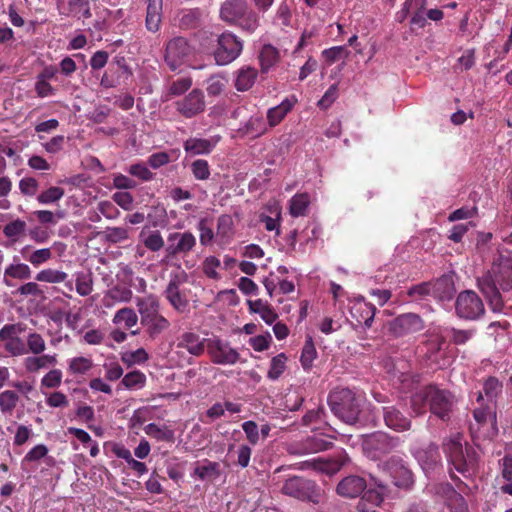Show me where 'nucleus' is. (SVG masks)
I'll list each match as a JSON object with an SVG mask.
<instances>
[{
    "label": "nucleus",
    "mask_w": 512,
    "mask_h": 512,
    "mask_svg": "<svg viewBox=\"0 0 512 512\" xmlns=\"http://www.w3.org/2000/svg\"><path fill=\"white\" fill-rule=\"evenodd\" d=\"M208 340L209 338H201L195 332L186 331L177 337L176 347L184 349L192 356L200 357L207 350Z\"/></svg>",
    "instance_id": "nucleus-20"
},
{
    "label": "nucleus",
    "mask_w": 512,
    "mask_h": 512,
    "mask_svg": "<svg viewBox=\"0 0 512 512\" xmlns=\"http://www.w3.org/2000/svg\"><path fill=\"white\" fill-rule=\"evenodd\" d=\"M214 148L213 143L208 139L189 138L184 143V151L190 155H208Z\"/></svg>",
    "instance_id": "nucleus-36"
},
{
    "label": "nucleus",
    "mask_w": 512,
    "mask_h": 512,
    "mask_svg": "<svg viewBox=\"0 0 512 512\" xmlns=\"http://www.w3.org/2000/svg\"><path fill=\"white\" fill-rule=\"evenodd\" d=\"M461 440L460 435L445 440L443 451L448 464L464 478H470L479 470L480 457L471 445L468 443L463 445Z\"/></svg>",
    "instance_id": "nucleus-3"
},
{
    "label": "nucleus",
    "mask_w": 512,
    "mask_h": 512,
    "mask_svg": "<svg viewBox=\"0 0 512 512\" xmlns=\"http://www.w3.org/2000/svg\"><path fill=\"white\" fill-rule=\"evenodd\" d=\"M400 443L399 437L390 436L386 432L378 431L364 436L362 450L367 458L379 460L395 451L400 446Z\"/></svg>",
    "instance_id": "nucleus-8"
},
{
    "label": "nucleus",
    "mask_w": 512,
    "mask_h": 512,
    "mask_svg": "<svg viewBox=\"0 0 512 512\" xmlns=\"http://www.w3.org/2000/svg\"><path fill=\"white\" fill-rule=\"evenodd\" d=\"M478 287L483 295L486 296L491 309L500 311L504 307V300L500 291L512 289L511 252L499 253L494 261H492V268L478 279Z\"/></svg>",
    "instance_id": "nucleus-1"
},
{
    "label": "nucleus",
    "mask_w": 512,
    "mask_h": 512,
    "mask_svg": "<svg viewBox=\"0 0 512 512\" xmlns=\"http://www.w3.org/2000/svg\"><path fill=\"white\" fill-rule=\"evenodd\" d=\"M32 271L27 264L13 263L6 267L3 277V283L9 287L14 286L12 279L26 281L31 279Z\"/></svg>",
    "instance_id": "nucleus-28"
},
{
    "label": "nucleus",
    "mask_w": 512,
    "mask_h": 512,
    "mask_svg": "<svg viewBox=\"0 0 512 512\" xmlns=\"http://www.w3.org/2000/svg\"><path fill=\"white\" fill-rule=\"evenodd\" d=\"M280 59L279 51L270 44H265L261 47L258 55L261 73H268Z\"/></svg>",
    "instance_id": "nucleus-33"
},
{
    "label": "nucleus",
    "mask_w": 512,
    "mask_h": 512,
    "mask_svg": "<svg viewBox=\"0 0 512 512\" xmlns=\"http://www.w3.org/2000/svg\"><path fill=\"white\" fill-rule=\"evenodd\" d=\"M64 195V189L60 186H50L41 191L36 199L40 204H52L60 200Z\"/></svg>",
    "instance_id": "nucleus-55"
},
{
    "label": "nucleus",
    "mask_w": 512,
    "mask_h": 512,
    "mask_svg": "<svg viewBox=\"0 0 512 512\" xmlns=\"http://www.w3.org/2000/svg\"><path fill=\"white\" fill-rule=\"evenodd\" d=\"M244 135L257 138L266 132V126L261 116H251L245 124L239 129Z\"/></svg>",
    "instance_id": "nucleus-39"
},
{
    "label": "nucleus",
    "mask_w": 512,
    "mask_h": 512,
    "mask_svg": "<svg viewBox=\"0 0 512 512\" xmlns=\"http://www.w3.org/2000/svg\"><path fill=\"white\" fill-rule=\"evenodd\" d=\"M22 257L29 262L34 268H38L43 264L50 261L53 257L52 251L50 248H41L36 250H31L30 246H25L21 250Z\"/></svg>",
    "instance_id": "nucleus-32"
},
{
    "label": "nucleus",
    "mask_w": 512,
    "mask_h": 512,
    "mask_svg": "<svg viewBox=\"0 0 512 512\" xmlns=\"http://www.w3.org/2000/svg\"><path fill=\"white\" fill-rule=\"evenodd\" d=\"M26 325L22 322L5 324L0 329V341H10L19 338L26 331Z\"/></svg>",
    "instance_id": "nucleus-54"
},
{
    "label": "nucleus",
    "mask_w": 512,
    "mask_h": 512,
    "mask_svg": "<svg viewBox=\"0 0 512 512\" xmlns=\"http://www.w3.org/2000/svg\"><path fill=\"white\" fill-rule=\"evenodd\" d=\"M121 69L127 70V67L125 64H121L120 61H117L116 65L111 64L101 78V85L105 88L116 87L119 84V70Z\"/></svg>",
    "instance_id": "nucleus-46"
},
{
    "label": "nucleus",
    "mask_w": 512,
    "mask_h": 512,
    "mask_svg": "<svg viewBox=\"0 0 512 512\" xmlns=\"http://www.w3.org/2000/svg\"><path fill=\"white\" fill-rule=\"evenodd\" d=\"M376 308L374 304L364 300L356 301L350 308L351 317L359 325H364L365 328H370L373 323Z\"/></svg>",
    "instance_id": "nucleus-24"
},
{
    "label": "nucleus",
    "mask_w": 512,
    "mask_h": 512,
    "mask_svg": "<svg viewBox=\"0 0 512 512\" xmlns=\"http://www.w3.org/2000/svg\"><path fill=\"white\" fill-rule=\"evenodd\" d=\"M287 367V357L285 353H280L273 357L270 361V367L267 372V377L272 381H275L278 377H280Z\"/></svg>",
    "instance_id": "nucleus-52"
},
{
    "label": "nucleus",
    "mask_w": 512,
    "mask_h": 512,
    "mask_svg": "<svg viewBox=\"0 0 512 512\" xmlns=\"http://www.w3.org/2000/svg\"><path fill=\"white\" fill-rule=\"evenodd\" d=\"M175 111L186 119L194 118L206 110L204 91L194 88L173 103Z\"/></svg>",
    "instance_id": "nucleus-12"
},
{
    "label": "nucleus",
    "mask_w": 512,
    "mask_h": 512,
    "mask_svg": "<svg viewBox=\"0 0 512 512\" xmlns=\"http://www.w3.org/2000/svg\"><path fill=\"white\" fill-rule=\"evenodd\" d=\"M164 296L169 304L178 313H184L189 307V299L187 295L181 290L177 280H171L166 285Z\"/></svg>",
    "instance_id": "nucleus-23"
},
{
    "label": "nucleus",
    "mask_w": 512,
    "mask_h": 512,
    "mask_svg": "<svg viewBox=\"0 0 512 512\" xmlns=\"http://www.w3.org/2000/svg\"><path fill=\"white\" fill-rule=\"evenodd\" d=\"M363 402L360 394L346 387H336L328 396V404L333 414L349 425L358 422Z\"/></svg>",
    "instance_id": "nucleus-4"
},
{
    "label": "nucleus",
    "mask_w": 512,
    "mask_h": 512,
    "mask_svg": "<svg viewBox=\"0 0 512 512\" xmlns=\"http://www.w3.org/2000/svg\"><path fill=\"white\" fill-rule=\"evenodd\" d=\"M139 238L144 247L151 252H158L164 248V239L158 230L141 231Z\"/></svg>",
    "instance_id": "nucleus-38"
},
{
    "label": "nucleus",
    "mask_w": 512,
    "mask_h": 512,
    "mask_svg": "<svg viewBox=\"0 0 512 512\" xmlns=\"http://www.w3.org/2000/svg\"><path fill=\"white\" fill-rule=\"evenodd\" d=\"M414 457L427 475L442 468V457L439 447L434 443L419 448L415 452Z\"/></svg>",
    "instance_id": "nucleus-18"
},
{
    "label": "nucleus",
    "mask_w": 512,
    "mask_h": 512,
    "mask_svg": "<svg viewBox=\"0 0 512 512\" xmlns=\"http://www.w3.org/2000/svg\"><path fill=\"white\" fill-rule=\"evenodd\" d=\"M62 372L59 369L50 370L40 381L41 388H57L61 385Z\"/></svg>",
    "instance_id": "nucleus-64"
},
{
    "label": "nucleus",
    "mask_w": 512,
    "mask_h": 512,
    "mask_svg": "<svg viewBox=\"0 0 512 512\" xmlns=\"http://www.w3.org/2000/svg\"><path fill=\"white\" fill-rule=\"evenodd\" d=\"M502 390L503 384L495 376H488L483 382L481 393L486 395V402L495 403V398Z\"/></svg>",
    "instance_id": "nucleus-41"
},
{
    "label": "nucleus",
    "mask_w": 512,
    "mask_h": 512,
    "mask_svg": "<svg viewBox=\"0 0 512 512\" xmlns=\"http://www.w3.org/2000/svg\"><path fill=\"white\" fill-rule=\"evenodd\" d=\"M39 182L33 176H25L19 181V189L22 195L33 197L37 194Z\"/></svg>",
    "instance_id": "nucleus-63"
},
{
    "label": "nucleus",
    "mask_w": 512,
    "mask_h": 512,
    "mask_svg": "<svg viewBox=\"0 0 512 512\" xmlns=\"http://www.w3.org/2000/svg\"><path fill=\"white\" fill-rule=\"evenodd\" d=\"M455 312L462 319L476 320L484 314V305L475 291L463 290L456 297Z\"/></svg>",
    "instance_id": "nucleus-13"
},
{
    "label": "nucleus",
    "mask_w": 512,
    "mask_h": 512,
    "mask_svg": "<svg viewBox=\"0 0 512 512\" xmlns=\"http://www.w3.org/2000/svg\"><path fill=\"white\" fill-rule=\"evenodd\" d=\"M366 488V480L359 476H348L337 485V493L345 497H357Z\"/></svg>",
    "instance_id": "nucleus-25"
},
{
    "label": "nucleus",
    "mask_w": 512,
    "mask_h": 512,
    "mask_svg": "<svg viewBox=\"0 0 512 512\" xmlns=\"http://www.w3.org/2000/svg\"><path fill=\"white\" fill-rule=\"evenodd\" d=\"M381 469L396 487L409 488L414 483V474L401 457H390Z\"/></svg>",
    "instance_id": "nucleus-14"
},
{
    "label": "nucleus",
    "mask_w": 512,
    "mask_h": 512,
    "mask_svg": "<svg viewBox=\"0 0 512 512\" xmlns=\"http://www.w3.org/2000/svg\"><path fill=\"white\" fill-rule=\"evenodd\" d=\"M57 363L55 355L40 354L28 356L24 359L23 365L28 373H37L42 369L54 366Z\"/></svg>",
    "instance_id": "nucleus-29"
},
{
    "label": "nucleus",
    "mask_w": 512,
    "mask_h": 512,
    "mask_svg": "<svg viewBox=\"0 0 512 512\" xmlns=\"http://www.w3.org/2000/svg\"><path fill=\"white\" fill-rule=\"evenodd\" d=\"M282 492L284 495L314 504H318L322 497V489L315 480L300 476L288 478L282 484Z\"/></svg>",
    "instance_id": "nucleus-7"
},
{
    "label": "nucleus",
    "mask_w": 512,
    "mask_h": 512,
    "mask_svg": "<svg viewBox=\"0 0 512 512\" xmlns=\"http://www.w3.org/2000/svg\"><path fill=\"white\" fill-rule=\"evenodd\" d=\"M432 296L440 301L450 300L455 292L451 276H442L432 282Z\"/></svg>",
    "instance_id": "nucleus-31"
},
{
    "label": "nucleus",
    "mask_w": 512,
    "mask_h": 512,
    "mask_svg": "<svg viewBox=\"0 0 512 512\" xmlns=\"http://www.w3.org/2000/svg\"><path fill=\"white\" fill-rule=\"evenodd\" d=\"M317 357V350L315 348L312 337H308L301 354V364L304 370H309L313 366V362Z\"/></svg>",
    "instance_id": "nucleus-56"
},
{
    "label": "nucleus",
    "mask_w": 512,
    "mask_h": 512,
    "mask_svg": "<svg viewBox=\"0 0 512 512\" xmlns=\"http://www.w3.org/2000/svg\"><path fill=\"white\" fill-rule=\"evenodd\" d=\"M220 17L229 24L238 25L247 32H254L259 25L257 13L246 0H225L220 8Z\"/></svg>",
    "instance_id": "nucleus-6"
},
{
    "label": "nucleus",
    "mask_w": 512,
    "mask_h": 512,
    "mask_svg": "<svg viewBox=\"0 0 512 512\" xmlns=\"http://www.w3.org/2000/svg\"><path fill=\"white\" fill-rule=\"evenodd\" d=\"M133 297V292L126 286L116 285L111 288L104 298L106 307H111L114 302H129Z\"/></svg>",
    "instance_id": "nucleus-37"
},
{
    "label": "nucleus",
    "mask_w": 512,
    "mask_h": 512,
    "mask_svg": "<svg viewBox=\"0 0 512 512\" xmlns=\"http://www.w3.org/2000/svg\"><path fill=\"white\" fill-rule=\"evenodd\" d=\"M258 75V70L250 67L243 66L236 72L235 88L238 91H247L255 83Z\"/></svg>",
    "instance_id": "nucleus-34"
},
{
    "label": "nucleus",
    "mask_w": 512,
    "mask_h": 512,
    "mask_svg": "<svg viewBox=\"0 0 512 512\" xmlns=\"http://www.w3.org/2000/svg\"><path fill=\"white\" fill-rule=\"evenodd\" d=\"M19 395L14 390L0 392V409L3 413H11L17 406Z\"/></svg>",
    "instance_id": "nucleus-57"
},
{
    "label": "nucleus",
    "mask_w": 512,
    "mask_h": 512,
    "mask_svg": "<svg viewBox=\"0 0 512 512\" xmlns=\"http://www.w3.org/2000/svg\"><path fill=\"white\" fill-rule=\"evenodd\" d=\"M382 415H384V423H386L387 427L392 430L404 432L411 429V419L405 416L395 406H386L382 408Z\"/></svg>",
    "instance_id": "nucleus-22"
},
{
    "label": "nucleus",
    "mask_w": 512,
    "mask_h": 512,
    "mask_svg": "<svg viewBox=\"0 0 512 512\" xmlns=\"http://www.w3.org/2000/svg\"><path fill=\"white\" fill-rule=\"evenodd\" d=\"M93 368V361L86 357H76L69 360L68 370L73 375H85Z\"/></svg>",
    "instance_id": "nucleus-50"
},
{
    "label": "nucleus",
    "mask_w": 512,
    "mask_h": 512,
    "mask_svg": "<svg viewBox=\"0 0 512 512\" xmlns=\"http://www.w3.org/2000/svg\"><path fill=\"white\" fill-rule=\"evenodd\" d=\"M234 234L233 220L231 216L223 214L219 216L217 221V232L216 236L222 242H229Z\"/></svg>",
    "instance_id": "nucleus-42"
},
{
    "label": "nucleus",
    "mask_w": 512,
    "mask_h": 512,
    "mask_svg": "<svg viewBox=\"0 0 512 512\" xmlns=\"http://www.w3.org/2000/svg\"><path fill=\"white\" fill-rule=\"evenodd\" d=\"M477 406L473 409L472 415L478 426H483L491 422L492 426L497 425V412L495 411V403L486 402L481 391L476 396Z\"/></svg>",
    "instance_id": "nucleus-21"
},
{
    "label": "nucleus",
    "mask_w": 512,
    "mask_h": 512,
    "mask_svg": "<svg viewBox=\"0 0 512 512\" xmlns=\"http://www.w3.org/2000/svg\"><path fill=\"white\" fill-rule=\"evenodd\" d=\"M166 241L163 258L166 263L190 255L197 246V238L191 231L171 232Z\"/></svg>",
    "instance_id": "nucleus-9"
},
{
    "label": "nucleus",
    "mask_w": 512,
    "mask_h": 512,
    "mask_svg": "<svg viewBox=\"0 0 512 512\" xmlns=\"http://www.w3.org/2000/svg\"><path fill=\"white\" fill-rule=\"evenodd\" d=\"M220 267L221 261L215 256L207 257L202 265L204 275L207 276L209 279H214L215 281L221 279L220 274L217 272V270Z\"/></svg>",
    "instance_id": "nucleus-60"
},
{
    "label": "nucleus",
    "mask_w": 512,
    "mask_h": 512,
    "mask_svg": "<svg viewBox=\"0 0 512 512\" xmlns=\"http://www.w3.org/2000/svg\"><path fill=\"white\" fill-rule=\"evenodd\" d=\"M297 99L295 97L286 98L282 100L278 105L268 109L266 117L270 127H274L282 122L287 113L291 112Z\"/></svg>",
    "instance_id": "nucleus-26"
},
{
    "label": "nucleus",
    "mask_w": 512,
    "mask_h": 512,
    "mask_svg": "<svg viewBox=\"0 0 512 512\" xmlns=\"http://www.w3.org/2000/svg\"><path fill=\"white\" fill-rule=\"evenodd\" d=\"M348 458L345 453H341L337 458L329 459V460H323L318 459L314 460L313 462L305 463L308 466H311L313 469L333 475L341 470V468L344 466V464L347 462Z\"/></svg>",
    "instance_id": "nucleus-27"
},
{
    "label": "nucleus",
    "mask_w": 512,
    "mask_h": 512,
    "mask_svg": "<svg viewBox=\"0 0 512 512\" xmlns=\"http://www.w3.org/2000/svg\"><path fill=\"white\" fill-rule=\"evenodd\" d=\"M138 316L136 312L130 307H124L119 309L113 318L114 324L124 323L127 329L132 328L137 324Z\"/></svg>",
    "instance_id": "nucleus-49"
},
{
    "label": "nucleus",
    "mask_w": 512,
    "mask_h": 512,
    "mask_svg": "<svg viewBox=\"0 0 512 512\" xmlns=\"http://www.w3.org/2000/svg\"><path fill=\"white\" fill-rule=\"evenodd\" d=\"M242 41L230 32L218 36L213 57L218 66H226L234 62L242 53Z\"/></svg>",
    "instance_id": "nucleus-10"
},
{
    "label": "nucleus",
    "mask_w": 512,
    "mask_h": 512,
    "mask_svg": "<svg viewBox=\"0 0 512 512\" xmlns=\"http://www.w3.org/2000/svg\"><path fill=\"white\" fill-rule=\"evenodd\" d=\"M121 385L130 390L143 388L146 385V376L139 370L131 371L121 379Z\"/></svg>",
    "instance_id": "nucleus-53"
},
{
    "label": "nucleus",
    "mask_w": 512,
    "mask_h": 512,
    "mask_svg": "<svg viewBox=\"0 0 512 512\" xmlns=\"http://www.w3.org/2000/svg\"><path fill=\"white\" fill-rule=\"evenodd\" d=\"M25 345L27 354L40 355L46 350L45 340L42 335L37 332H31L27 335Z\"/></svg>",
    "instance_id": "nucleus-51"
},
{
    "label": "nucleus",
    "mask_w": 512,
    "mask_h": 512,
    "mask_svg": "<svg viewBox=\"0 0 512 512\" xmlns=\"http://www.w3.org/2000/svg\"><path fill=\"white\" fill-rule=\"evenodd\" d=\"M193 85L191 76H180L170 81L167 89L169 96H180L185 94Z\"/></svg>",
    "instance_id": "nucleus-47"
},
{
    "label": "nucleus",
    "mask_w": 512,
    "mask_h": 512,
    "mask_svg": "<svg viewBox=\"0 0 512 512\" xmlns=\"http://www.w3.org/2000/svg\"><path fill=\"white\" fill-rule=\"evenodd\" d=\"M310 204L308 193H297L290 201V213L294 217L304 216Z\"/></svg>",
    "instance_id": "nucleus-44"
},
{
    "label": "nucleus",
    "mask_w": 512,
    "mask_h": 512,
    "mask_svg": "<svg viewBox=\"0 0 512 512\" xmlns=\"http://www.w3.org/2000/svg\"><path fill=\"white\" fill-rule=\"evenodd\" d=\"M431 491L444 501L449 512H468L465 498L449 482L433 484Z\"/></svg>",
    "instance_id": "nucleus-16"
},
{
    "label": "nucleus",
    "mask_w": 512,
    "mask_h": 512,
    "mask_svg": "<svg viewBox=\"0 0 512 512\" xmlns=\"http://www.w3.org/2000/svg\"><path fill=\"white\" fill-rule=\"evenodd\" d=\"M145 433L157 441L170 442L173 440V432L166 426H159L156 423H149L144 428Z\"/></svg>",
    "instance_id": "nucleus-48"
},
{
    "label": "nucleus",
    "mask_w": 512,
    "mask_h": 512,
    "mask_svg": "<svg viewBox=\"0 0 512 512\" xmlns=\"http://www.w3.org/2000/svg\"><path fill=\"white\" fill-rule=\"evenodd\" d=\"M66 277L67 274L62 271L45 269L37 273L35 279L42 283H62Z\"/></svg>",
    "instance_id": "nucleus-59"
},
{
    "label": "nucleus",
    "mask_w": 512,
    "mask_h": 512,
    "mask_svg": "<svg viewBox=\"0 0 512 512\" xmlns=\"http://www.w3.org/2000/svg\"><path fill=\"white\" fill-rule=\"evenodd\" d=\"M207 353L211 362L216 365H235L240 359V354L237 350L232 348L229 342L219 337L209 338Z\"/></svg>",
    "instance_id": "nucleus-15"
},
{
    "label": "nucleus",
    "mask_w": 512,
    "mask_h": 512,
    "mask_svg": "<svg viewBox=\"0 0 512 512\" xmlns=\"http://www.w3.org/2000/svg\"><path fill=\"white\" fill-rule=\"evenodd\" d=\"M221 475L220 465L217 462L204 460L203 464H198L194 470V476L200 481H214Z\"/></svg>",
    "instance_id": "nucleus-35"
},
{
    "label": "nucleus",
    "mask_w": 512,
    "mask_h": 512,
    "mask_svg": "<svg viewBox=\"0 0 512 512\" xmlns=\"http://www.w3.org/2000/svg\"><path fill=\"white\" fill-rule=\"evenodd\" d=\"M162 0H148L145 26L150 32H157L161 24Z\"/></svg>",
    "instance_id": "nucleus-30"
},
{
    "label": "nucleus",
    "mask_w": 512,
    "mask_h": 512,
    "mask_svg": "<svg viewBox=\"0 0 512 512\" xmlns=\"http://www.w3.org/2000/svg\"><path fill=\"white\" fill-rule=\"evenodd\" d=\"M350 52L345 46H335L329 49H325L322 52V57L328 65H332L335 62L348 58Z\"/></svg>",
    "instance_id": "nucleus-58"
},
{
    "label": "nucleus",
    "mask_w": 512,
    "mask_h": 512,
    "mask_svg": "<svg viewBox=\"0 0 512 512\" xmlns=\"http://www.w3.org/2000/svg\"><path fill=\"white\" fill-rule=\"evenodd\" d=\"M422 318L415 313H404L390 323V332L396 337L419 332L423 329Z\"/></svg>",
    "instance_id": "nucleus-19"
},
{
    "label": "nucleus",
    "mask_w": 512,
    "mask_h": 512,
    "mask_svg": "<svg viewBox=\"0 0 512 512\" xmlns=\"http://www.w3.org/2000/svg\"><path fill=\"white\" fill-rule=\"evenodd\" d=\"M446 344V338L439 334L431 335L425 343L426 356L432 362L438 364V354L443 350Z\"/></svg>",
    "instance_id": "nucleus-40"
},
{
    "label": "nucleus",
    "mask_w": 512,
    "mask_h": 512,
    "mask_svg": "<svg viewBox=\"0 0 512 512\" xmlns=\"http://www.w3.org/2000/svg\"><path fill=\"white\" fill-rule=\"evenodd\" d=\"M191 172L198 181H206L211 175L209 163L198 159L191 164Z\"/></svg>",
    "instance_id": "nucleus-61"
},
{
    "label": "nucleus",
    "mask_w": 512,
    "mask_h": 512,
    "mask_svg": "<svg viewBox=\"0 0 512 512\" xmlns=\"http://www.w3.org/2000/svg\"><path fill=\"white\" fill-rule=\"evenodd\" d=\"M432 282H421L408 289V295L414 300H421L428 295H432Z\"/></svg>",
    "instance_id": "nucleus-62"
},
{
    "label": "nucleus",
    "mask_w": 512,
    "mask_h": 512,
    "mask_svg": "<svg viewBox=\"0 0 512 512\" xmlns=\"http://www.w3.org/2000/svg\"><path fill=\"white\" fill-rule=\"evenodd\" d=\"M141 325L145 328L147 335L155 339L170 326L169 321L159 313V301L156 297H138L136 302Z\"/></svg>",
    "instance_id": "nucleus-5"
},
{
    "label": "nucleus",
    "mask_w": 512,
    "mask_h": 512,
    "mask_svg": "<svg viewBox=\"0 0 512 512\" xmlns=\"http://www.w3.org/2000/svg\"><path fill=\"white\" fill-rule=\"evenodd\" d=\"M26 229V222L20 218H17L4 226L3 233L8 239L16 242L21 237L26 235Z\"/></svg>",
    "instance_id": "nucleus-43"
},
{
    "label": "nucleus",
    "mask_w": 512,
    "mask_h": 512,
    "mask_svg": "<svg viewBox=\"0 0 512 512\" xmlns=\"http://www.w3.org/2000/svg\"><path fill=\"white\" fill-rule=\"evenodd\" d=\"M457 400L452 391L436 384H428L411 396V408L416 415L429 411L443 422L450 420Z\"/></svg>",
    "instance_id": "nucleus-2"
},
{
    "label": "nucleus",
    "mask_w": 512,
    "mask_h": 512,
    "mask_svg": "<svg viewBox=\"0 0 512 512\" xmlns=\"http://www.w3.org/2000/svg\"><path fill=\"white\" fill-rule=\"evenodd\" d=\"M194 48L184 37H174L165 45L164 62L171 71L183 66L193 55Z\"/></svg>",
    "instance_id": "nucleus-11"
},
{
    "label": "nucleus",
    "mask_w": 512,
    "mask_h": 512,
    "mask_svg": "<svg viewBox=\"0 0 512 512\" xmlns=\"http://www.w3.org/2000/svg\"><path fill=\"white\" fill-rule=\"evenodd\" d=\"M68 12L78 19H88L92 17L90 0H70L68 1Z\"/></svg>",
    "instance_id": "nucleus-45"
},
{
    "label": "nucleus",
    "mask_w": 512,
    "mask_h": 512,
    "mask_svg": "<svg viewBox=\"0 0 512 512\" xmlns=\"http://www.w3.org/2000/svg\"><path fill=\"white\" fill-rule=\"evenodd\" d=\"M332 447L333 442L327 440L324 434L319 433L292 444L290 452L295 455H306L323 452Z\"/></svg>",
    "instance_id": "nucleus-17"
}]
</instances>
